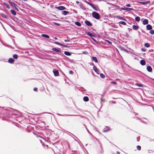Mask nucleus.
<instances>
[{
	"mask_svg": "<svg viewBox=\"0 0 154 154\" xmlns=\"http://www.w3.org/2000/svg\"><path fill=\"white\" fill-rule=\"evenodd\" d=\"M92 15L94 18L97 19H99L100 18V16L99 14L96 12H93L92 13Z\"/></svg>",
	"mask_w": 154,
	"mask_h": 154,
	"instance_id": "1",
	"label": "nucleus"
},
{
	"mask_svg": "<svg viewBox=\"0 0 154 154\" xmlns=\"http://www.w3.org/2000/svg\"><path fill=\"white\" fill-rule=\"evenodd\" d=\"M9 3L13 8H14L16 10H17V5L14 3L10 1H9Z\"/></svg>",
	"mask_w": 154,
	"mask_h": 154,
	"instance_id": "2",
	"label": "nucleus"
},
{
	"mask_svg": "<svg viewBox=\"0 0 154 154\" xmlns=\"http://www.w3.org/2000/svg\"><path fill=\"white\" fill-rule=\"evenodd\" d=\"M86 3L88 5L91 6L94 10L96 11H98V9L96 8V7H95L92 3H90L88 2H87Z\"/></svg>",
	"mask_w": 154,
	"mask_h": 154,
	"instance_id": "3",
	"label": "nucleus"
},
{
	"mask_svg": "<svg viewBox=\"0 0 154 154\" xmlns=\"http://www.w3.org/2000/svg\"><path fill=\"white\" fill-rule=\"evenodd\" d=\"M55 8L60 10H63L66 9V8L63 6H60L59 7H56Z\"/></svg>",
	"mask_w": 154,
	"mask_h": 154,
	"instance_id": "4",
	"label": "nucleus"
},
{
	"mask_svg": "<svg viewBox=\"0 0 154 154\" xmlns=\"http://www.w3.org/2000/svg\"><path fill=\"white\" fill-rule=\"evenodd\" d=\"M122 9L123 10L126 11H130L131 10H133V9L131 8H122Z\"/></svg>",
	"mask_w": 154,
	"mask_h": 154,
	"instance_id": "5",
	"label": "nucleus"
},
{
	"mask_svg": "<svg viewBox=\"0 0 154 154\" xmlns=\"http://www.w3.org/2000/svg\"><path fill=\"white\" fill-rule=\"evenodd\" d=\"M85 23L88 26H91L92 25V24L89 21L86 20L85 21Z\"/></svg>",
	"mask_w": 154,
	"mask_h": 154,
	"instance_id": "6",
	"label": "nucleus"
},
{
	"mask_svg": "<svg viewBox=\"0 0 154 154\" xmlns=\"http://www.w3.org/2000/svg\"><path fill=\"white\" fill-rule=\"evenodd\" d=\"M146 28L148 30H150L152 29V26L149 24L147 25L146 26Z\"/></svg>",
	"mask_w": 154,
	"mask_h": 154,
	"instance_id": "7",
	"label": "nucleus"
},
{
	"mask_svg": "<svg viewBox=\"0 0 154 154\" xmlns=\"http://www.w3.org/2000/svg\"><path fill=\"white\" fill-rule=\"evenodd\" d=\"M53 72L54 73V75L55 76H57L58 75L59 72H58V70H54Z\"/></svg>",
	"mask_w": 154,
	"mask_h": 154,
	"instance_id": "8",
	"label": "nucleus"
},
{
	"mask_svg": "<svg viewBox=\"0 0 154 154\" xmlns=\"http://www.w3.org/2000/svg\"><path fill=\"white\" fill-rule=\"evenodd\" d=\"M132 28L133 29L135 30H137L139 29V27L138 26L134 25L132 26Z\"/></svg>",
	"mask_w": 154,
	"mask_h": 154,
	"instance_id": "9",
	"label": "nucleus"
},
{
	"mask_svg": "<svg viewBox=\"0 0 154 154\" xmlns=\"http://www.w3.org/2000/svg\"><path fill=\"white\" fill-rule=\"evenodd\" d=\"M148 23V20L145 19L143 20V24L144 25L147 24Z\"/></svg>",
	"mask_w": 154,
	"mask_h": 154,
	"instance_id": "10",
	"label": "nucleus"
},
{
	"mask_svg": "<svg viewBox=\"0 0 154 154\" xmlns=\"http://www.w3.org/2000/svg\"><path fill=\"white\" fill-rule=\"evenodd\" d=\"M147 71L149 72H151L152 71V68L149 66H148L147 67Z\"/></svg>",
	"mask_w": 154,
	"mask_h": 154,
	"instance_id": "11",
	"label": "nucleus"
},
{
	"mask_svg": "<svg viewBox=\"0 0 154 154\" xmlns=\"http://www.w3.org/2000/svg\"><path fill=\"white\" fill-rule=\"evenodd\" d=\"M93 69L94 70V71L97 72V73H98L99 72L98 69H97V67L95 66H93Z\"/></svg>",
	"mask_w": 154,
	"mask_h": 154,
	"instance_id": "12",
	"label": "nucleus"
},
{
	"mask_svg": "<svg viewBox=\"0 0 154 154\" xmlns=\"http://www.w3.org/2000/svg\"><path fill=\"white\" fill-rule=\"evenodd\" d=\"M140 63L142 65H144L146 64V62L144 60H141L140 61Z\"/></svg>",
	"mask_w": 154,
	"mask_h": 154,
	"instance_id": "13",
	"label": "nucleus"
},
{
	"mask_svg": "<svg viewBox=\"0 0 154 154\" xmlns=\"http://www.w3.org/2000/svg\"><path fill=\"white\" fill-rule=\"evenodd\" d=\"M8 62L10 63H12L14 62V60L13 58H10L9 59Z\"/></svg>",
	"mask_w": 154,
	"mask_h": 154,
	"instance_id": "14",
	"label": "nucleus"
},
{
	"mask_svg": "<svg viewBox=\"0 0 154 154\" xmlns=\"http://www.w3.org/2000/svg\"><path fill=\"white\" fill-rule=\"evenodd\" d=\"M64 53L67 56H70L71 54V53L70 52L67 51H65Z\"/></svg>",
	"mask_w": 154,
	"mask_h": 154,
	"instance_id": "15",
	"label": "nucleus"
},
{
	"mask_svg": "<svg viewBox=\"0 0 154 154\" xmlns=\"http://www.w3.org/2000/svg\"><path fill=\"white\" fill-rule=\"evenodd\" d=\"M93 60L96 63H97L98 60L96 57H93L92 58Z\"/></svg>",
	"mask_w": 154,
	"mask_h": 154,
	"instance_id": "16",
	"label": "nucleus"
},
{
	"mask_svg": "<svg viewBox=\"0 0 154 154\" xmlns=\"http://www.w3.org/2000/svg\"><path fill=\"white\" fill-rule=\"evenodd\" d=\"M42 36L43 37H44L45 38H49V36L48 35H46V34H42Z\"/></svg>",
	"mask_w": 154,
	"mask_h": 154,
	"instance_id": "17",
	"label": "nucleus"
},
{
	"mask_svg": "<svg viewBox=\"0 0 154 154\" xmlns=\"http://www.w3.org/2000/svg\"><path fill=\"white\" fill-rule=\"evenodd\" d=\"M52 50L57 52H60V50L59 49L55 48H52Z\"/></svg>",
	"mask_w": 154,
	"mask_h": 154,
	"instance_id": "18",
	"label": "nucleus"
},
{
	"mask_svg": "<svg viewBox=\"0 0 154 154\" xmlns=\"http://www.w3.org/2000/svg\"><path fill=\"white\" fill-rule=\"evenodd\" d=\"M11 12L12 14L14 15H15L16 14V13L15 11L14 10H11Z\"/></svg>",
	"mask_w": 154,
	"mask_h": 154,
	"instance_id": "19",
	"label": "nucleus"
},
{
	"mask_svg": "<svg viewBox=\"0 0 154 154\" xmlns=\"http://www.w3.org/2000/svg\"><path fill=\"white\" fill-rule=\"evenodd\" d=\"M117 17V18H118V19H119L120 20H126L122 17L118 16Z\"/></svg>",
	"mask_w": 154,
	"mask_h": 154,
	"instance_id": "20",
	"label": "nucleus"
},
{
	"mask_svg": "<svg viewBox=\"0 0 154 154\" xmlns=\"http://www.w3.org/2000/svg\"><path fill=\"white\" fill-rule=\"evenodd\" d=\"M69 12L66 11H64L62 12V14L64 15H66L67 14H69Z\"/></svg>",
	"mask_w": 154,
	"mask_h": 154,
	"instance_id": "21",
	"label": "nucleus"
},
{
	"mask_svg": "<svg viewBox=\"0 0 154 154\" xmlns=\"http://www.w3.org/2000/svg\"><path fill=\"white\" fill-rule=\"evenodd\" d=\"M83 100L85 101H88V98L87 97H84L83 98Z\"/></svg>",
	"mask_w": 154,
	"mask_h": 154,
	"instance_id": "22",
	"label": "nucleus"
},
{
	"mask_svg": "<svg viewBox=\"0 0 154 154\" xmlns=\"http://www.w3.org/2000/svg\"><path fill=\"white\" fill-rule=\"evenodd\" d=\"M135 20L137 22H139L140 21V18L139 17H137L135 18Z\"/></svg>",
	"mask_w": 154,
	"mask_h": 154,
	"instance_id": "23",
	"label": "nucleus"
},
{
	"mask_svg": "<svg viewBox=\"0 0 154 154\" xmlns=\"http://www.w3.org/2000/svg\"><path fill=\"white\" fill-rule=\"evenodd\" d=\"M75 24L76 25L78 26H80L81 25V23L79 22H76L75 23Z\"/></svg>",
	"mask_w": 154,
	"mask_h": 154,
	"instance_id": "24",
	"label": "nucleus"
},
{
	"mask_svg": "<svg viewBox=\"0 0 154 154\" xmlns=\"http://www.w3.org/2000/svg\"><path fill=\"white\" fill-rule=\"evenodd\" d=\"M140 3L142 5H146L149 2L148 1H147L146 2H140Z\"/></svg>",
	"mask_w": 154,
	"mask_h": 154,
	"instance_id": "25",
	"label": "nucleus"
},
{
	"mask_svg": "<svg viewBox=\"0 0 154 154\" xmlns=\"http://www.w3.org/2000/svg\"><path fill=\"white\" fill-rule=\"evenodd\" d=\"M119 23L123 25H126V23L125 22L122 21H120L119 22Z\"/></svg>",
	"mask_w": 154,
	"mask_h": 154,
	"instance_id": "26",
	"label": "nucleus"
},
{
	"mask_svg": "<svg viewBox=\"0 0 154 154\" xmlns=\"http://www.w3.org/2000/svg\"><path fill=\"white\" fill-rule=\"evenodd\" d=\"M144 46L148 48L150 46V45L149 43H145L144 44Z\"/></svg>",
	"mask_w": 154,
	"mask_h": 154,
	"instance_id": "27",
	"label": "nucleus"
},
{
	"mask_svg": "<svg viewBox=\"0 0 154 154\" xmlns=\"http://www.w3.org/2000/svg\"><path fill=\"white\" fill-rule=\"evenodd\" d=\"M13 57L15 59H17L18 58V55L17 54H14L13 56Z\"/></svg>",
	"mask_w": 154,
	"mask_h": 154,
	"instance_id": "28",
	"label": "nucleus"
},
{
	"mask_svg": "<svg viewBox=\"0 0 154 154\" xmlns=\"http://www.w3.org/2000/svg\"><path fill=\"white\" fill-rule=\"evenodd\" d=\"M4 5L6 6V7H7V8H8V9H10V6L8 5L7 4H6L5 3L4 4Z\"/></svg>",
	"mask_w": 154,
	"mask_h": 154,
	"instance_id": "29",
	"label": "nucleus"
},
{
	"mask_svg": "<svg viewBox=\"0 0 154 154\" xmlns=\"http://www.w3.org/2000/svg\"><path fill=\"white\" fill-rule=\"evenodd\" d=\"M87 35H88L89 36H93V34L91 33L90 32H88L87 33Z\"/></svg>",
	"mask_w": 154,
	"mask_h": 154,
	"instance_id": "30",
	"label": "nucleus"
},
{
	"mask_svg": "<svg viewBox=\"0 0 154 154\" xmlns=\"http://www.w3.org/2000/svg\"><path fill=\"white\" fill-rule=\"evenodd\" d=\"M150 33L152 35L154 34V30H152L150 31Z\"/></svg>",
	"mask_w": 154,
	"mask_h": 154,
	"instance_id": "31",
	"label": "nucleus"
},
{
	"mask_svg": "<svg viewBox=\"0 0 154 154\" xmlns=\"http://www.w3.org/2000/svg\"><path fill=\"white\" fill-rule=\"evenodd\" d=\"M100 76L101 78H103L105 77V75L103 74L102 73H101L100 74Z\"/></svg>",
	"mask_w": 154,
	"mask_h": 154,
	"instance_id": "32",
	"label": "nucleus"
},
{
	"mask_svg": "<svg viewBox=\"0 0 154 154\" xmlns=\"http://www.w3.org/2000/svg\"><path fill=\"white\" fill-rule=\"evenodd\" d=\"M137 148L139 150H140L141 149V147L140 146H137Z\"/></svg>",
	"mask_w": 154,
	"mask_h": 154,
	"instance_id": "33",
	"label": "nucleus"
},
{
	"mask_svg": "<svg viewBox=\"0 0 154 154\" xmlns=\"http://www.w3.org/2000/svg\"><path fill=\"white\" fill-rule=\"evenodd\" d=\"M54 43L58 45H61V44L60 43L56 42H55Z\"/></svg>",
	"mask_w": 154,
	"mask_h": 154,
	"instance_id": "34",
	"label": "nucleus"
},
{
	"mask_svg": "<svg viewBox=\"0 0 154 154\" xmlns=\"http://www.w3.org/2000/svg\"><path fill=\"white\" fill-rule=\"evenodd\" d=\"M2 16L3 17H4V18H6V17H7L6 16L5 14H2Z\"/></svg>",
	"mask_w": 154,
	"mask_h": 154,
	"instance_id": "35",
	"label": "nucleus"
},
{
	"mask_svg": "<svg viewBox=\"0 0 154 154\" xmlns=\"http://www.w3.org/2000/svg\"><path fill=\"white\" fill-rule=\"evenodd\" d=\"M136 85L139 87H142L143 86L141 84H137Z\"/></svg>",
	"mask_w": 154,
	"mask_h": 154,
	"instance_id": "36",
	"label": "nucleus"
},
{
	"mask_svg": "<svg viewBox=\"0 0 154 154\" xmlns=\"http://www.w3.org/2000/svg\"><path fill=\"white\" fill-rule=\"evenodd\" d=\"M111 83L113 84L116 85L117 84L116 83L114 82H111Z\"/></svg>",
	"mask_w": 154,
	"mask_h": 154,
	"instance_id": "37",
	"label": "nucleus"
},
{
	"mask_svg": "<svg viewBox=\"0 0 154 154\" xmlns=\"http://www.w3.org/2000/svg\"><path fill=\"white\" fill-rule=\"evenodd\" d=\"M126 6L128 7H131V5L130 4H128L126 5Z\"/></svg>",
	"mask_w": 154,
	"mask_h": 154,
	"instance_id": "38",
	"label": "nucleus"
},
{
	"mask_svg": "<svg viewBox=\"0 0 154 154\" xmlns=\"http://www.w3.org/2000/svg\"><path fill=\"white\" fill-rule=\"evenodd\" d=\"M106 41L108 43H109L110 44H111L112 43V42H111L109 41V40H106Z\"/></svg>",
	"mask_w": 154,
	"mask_h": 154,
	"instance_id": "39",
	"label": "nucleus"
},
{
	"mask_svg": "<svg viewBox=\"0 0 154 154\" xmlns=\"http://www.w3.org/2000/svg\"><path fill=\"white\" fill-rule=\"evenodd\" d=\"M34 90L36 91H37V88H35L34 89Z\"/></svg>",
	"mask_w": 154,
	"mask_h": 154,
	"instance_id": "40",
	"label": "nucleus"
},
{
	"mask_svg": "<svg viewBox=\"0 0 154 154\" xmlns=\"http://www.w3.org/2000/svg\"><path fill=\"white\" fill-rule=\"evenodd\" d=\"M141 50L143 51H146V50L145 49H143V48L141 49Z\"/></svg>",
	"mask_w": 154,
	"mask_h": 154,
	"instance_id": "41",
	"label": "nucleus"
},
{
	"mask_svg": "<svg viewBox=\"0 0 154 154\" xmlns=\"http://www.w3.org/2000/svg\"><path fill=\"white\" fill-rule=\"evenodd\" d=\"M64 41L65 42H69V41L67 40H65Z\"/></svg>",
	"mask_w": 154,
	"mask_h": 154,
	"instance_id": "42",
	"label": "nucleus"
},
{
	"mask_svg": "<svg viewBox=\"0 0 154 154\" xmlns=\"http://www.w3.org/2000/svg\"><path fill=\"white\" fill-rule=\"evenodd\" d=\"M69 73L70 74H72L73 72L72 71H69Z\"/></svg>",
	"mask_w": 154,
	"mask_h": 154,
	"instance_id": "43",
	"label": "nucleus"
},
{
	"mask_svg": "<svg viewBox=\"0 0 154 154\" xmlns=\"http://www.w3.org/2000/svg\"><path fill=\"white\" fill-rule=\"evenodd\" d=\"M55 24L56 25H58V26H60V24L59 23H55Z\"/></svg>",
	"mask_w": 154,
	"mask_h": 154,
	"instance_id": "44",
	"label": "nucleus"
},
{
	"mask_svg": "<svg viewBox=\"0 0 154 154\" xmlns=\"http://www.w3.org/2000/svg\"><path fill=\"white\" fill-rule=\"evenodd\" d=\"M61 46H63V47H65V46L63 45L62 44H61V45H60Z\"/></svg>",
	"mask_w": 154,
	"mask_h": 154,
	"instance_id": "45",
	"label": "nucleus"
},
{
	"mask_svg": "<svg viewBox=\"0 0 154 154\" xmlns=\"http://www.w3.org/2000/svg\"><path fill=\"white\" fill-rule=\"evenodd\" d=\"M54 38L55 40H57V39H58L56 37H54Z\"/></svg>",
	"mask_w": 154,
	"mask_h": 154,
	"instance_id": "46",
	"label": "nucleus"
},
{
	"mask_svg": "<svg viewBox=\"0 0 154 154\" xmlns=\"http://www.w3.org/2000/svg\"><path fill=\"white\" fill-rule=\"evenodd\" d=\"M76 3L78 4H79V1H77L76 2Z\"/></svg>",
	"mask_w": 154,
	"mask_h": 154,
	"instance_id": "47",
	"label": "nucleus"
},
{
	"mask_svg": "<svg viewBox=\"0 0 154 154\" xmlns=\"http://www.w3.org/2000/svg\"><path fill=\"white\" fill-rule=\"evenodd\" d=\"M143 20V19H141V21H142Z\"/></svg>",
	"mask_w": 154,
	"mask_h": 154,
	"instance_id": "48",
	"label": "nucleus"
},
{
	"mask_svg": "<svg viewBox=\"0 0 154 154\" xmlns=\"http://www.w3.org/2000/svg\"><path fill=\"white\" fill-rule=\"evenodd\" d=\"M153 80L154 81V79H153Z\"/></svg>",
	"mask_w": 154,
	"mask_h": 154,
	"instance_id": "49",
	"label": "nucleus"
}]
</instances>
